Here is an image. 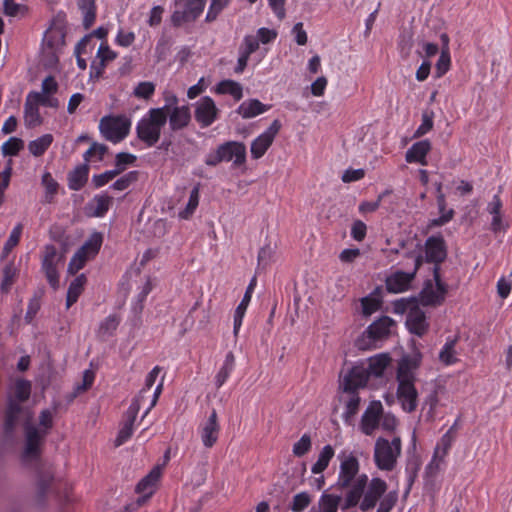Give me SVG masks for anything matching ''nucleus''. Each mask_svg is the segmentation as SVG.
Listing matches in <instances>:
<instances>
[{
    "label": "nucleus",
    "mask_w": 512,
    "mask_h": 512,
    "mask_svg": "<svg viewBox=\"0 0 512 512\" xmlns=\"http://www.w3.org/2000/svg\"><path fill=\"white\" fill-rule=\"evenodd\" d=\"M337 459L339 471L336 485L341 489H348L343 509L357 505L362 511L373 509L385 494L387 483L379 477H373L369 481L365 473H360V462L353 451L342 450Z\"/></svg>",
    "instance_id": "f257e3e1"
},
{
    "label": "nucleus",
    "mask_w": 512,
    "mask_h": 512,
    "mask_svg": "<svg viewBox=\"0 0 512 512\" xmlns=\"http://www.w3.org/2000/svg\"><path fill=\"white\" fill-rule=\"evenodd\" d=\"M422 363V354L415 351L404 355L396 368V399L401 408L408 413L414 412L418 407V391L415 386L417 370Z\"/></svg>",
    "instance_id": "f03ea898"
},
{
    "label": "nucleus",
    "mask_w": 512,
    "mask_h": 512,
    "mask_svg": "<svg viewBox=\"0 0 512 512\" xmlns=\"http://www.w3.org/2000/svg\"><path fill=\"white\" fill-rule=\"evenodd\" d=\"M56 410L44 409L39 415V426L31 423L33 416L27 420L20 417V423L24 424L25 446L23 451V460L25 462L36 460L41 453V446L46 436L53 427L54 415Z\"/></svg>",
    "instance_id": "7ed1b4c3"
},
{
    "label": "nucleus",
    "mask_w": 512,
    "mask_h": 512,
    "mask_svg": "<svg viewBox=\"0 0 512 512\" xmlns=\"http://www.w3.org/2000/svg\"><path fill=\"white\" fill-rule=\"evenodd\" d=\"M30 393L31 383L29 381L20 379L15 382L5 416L4 430L6 434H11L14 431L20 423V417L27 420L32 417V411L21 406V403L29 398Z\"/></svg>",
    "instance_id": "20e7f679"
},
{
    "label": "nucleus",
    "mask_w": 512,
    "mask_h": 512,
    "mask_svg": "<svg viewBox=\"0 0 512 512\" xmlns=\"http://www.w3.org/2000/svg\"><path fill=\"white\" fill-rule=\"evenodd\" d=\"M166 123L167 113L165 107L151 108L137 123V135L148 146H153L159 141L161 131Z\"/></svg>",
    "instance_id": "39448f33"
},
{
    "label": "nucleus",
    "mask_w": 512,
    "mask_h": 512,
    "mask_svg": "<svg viewBox=\"0 0 512 512\" xmlns=\"http://www.w3.org/2000/svg\"><path fill=\"white\" fill-rule=\"evenodd\" d=\"M402 452V440L394 436L391 440L379 437L374 445V463L379 470L392 471Z\"/></svg>",
    "instance_id": "423d86ee"
},
{
    "label": "nucleus",
    "mask_w": 512,
    "mask_h": 512,
    "mask_svg": "<svg viewBox=\"0 0 512 512\" xmlns=\"http://www.w3.org/2000/svg\"><path fill=\"white\" fill-rule=\"evenodd\" d=\"M233 161L236 166H240L246 161V147L241 142L229 141L217 147L206 155L205 163L208 166H216L220 162Z\"/></svg>",
    "instance_id": "0eeeda50"
},
{
    "label": "nucleus",
    "mask_w": 512,
    "mask_h": 512,
    "mask_svg": "<svg viewBox=\"0 0 512 512\" xmlns=\"http://www.w3.org/2000/svg\"><path fill=\"white\" fill-rule=\"evenodd\" d=\"M99 131L103 138L114 144L128 135V117L125 115H106L99 121Z\"/></svg>",
    "instance_id": "6e6552de"
},
{
    "label": "nucleus",
    "mask_w": 512,
    "mask_h": 512,
    "mask_svg": "<svg viewBox=\"0 0 512 512\" xmlns=\"http://www.w3.org/2000/svg\"><path fill=\"white\" fill-rule=\"evenodd\" d=\"M162 475L161 466H155L135 487V499L130 502V510L138 509L152 497L158 488Z\"/></svg>",
    "instance_id": "1a4fd4ad"
},
{
    "label": "nucleus",
    "mask_w": 512,
    "mask_h": 512,
    "mask_svg": "<svg viewBox=\"0 0 512 512\" xmlns=\"http://www.w3.org/2000/svg\"><path fill=\"white\" fill-rule=\"evenodd\" d=\"M366 366L371 380L385 384L392 368L393 359L387 352H382L368 357L362 361Z\"/></svg>",
    "instance_id": "9d476101"
},
{
    "label": "nucleus",
    "mask_w": 512,
    "mask_h": 512,
    "mask_svg": "<svg viewBox=\"0 0 512 512\" xmlns=\"http://www.w3.org/2000/svg\"><path fill=\"white\" fill-rule=\"evenodd\" d=\"M63 262L62 255L58 253L54 245H46L42 258V270L45 273L49 285L57 290L59 288L58 267Z\"/></svg>",
    "instance_id": "9b49d317"
},
{
    "label": "nucleus",
    "mask_w": 512,
    "mask_h": 512,
    "mask_svg": "<svg viewBox=\"0 0 512 512\" xmlns=\"http://www.w3.org/2000/svg\"><path fill=\"white\" fill-rule=\"evenodd\" d=\"M413 263L414 266L411 272L397 271L386 279V288L389 292L401 293L409 289L417 270L423 263V257L420 253L413 255Z\"/></svg>",
    "instance_id": "f8f14e48"
},
{
    "label": "nucleus",
    "mask_w": 512,
    "mask_h": 512,
    "mask_svg": "<svg viewBox=\"0 0 512 512\" xmlns=\"http://www.w3.org/2000/svg\"><path fill=\"white\" fill-rule=\"evenodd\" d=\"M219 117V109L209 96H203L194 103V118L201 128L211 126Z\"/></svg>",
    "instance_id": "ddd939ff"
},
{
    "label": "nucleus",
    "mask_w": 512,
    "mask_h": 512,
    "mask_svg": "<svg viewBox=\"0 0 512 512\" xmlns=\"http://www.w3.org/2000/svg\"><path fill=\"white\" fill-rule=\"evenodd\" d=\"M439 266L433 269L434 283L428 282L421 292V301L425 305L441 304L447 293V285L441 280Z\"/></svg>",
    "instance_id": "4468645a"
},
{
    "label": "nucleus",
    "mask_w": 512,
    "mask_h": 512,
    "mask_svg": "<svg viewBox=\"0 0 512 512\" xmlns=\"http://www.w3.org/2000/svg\"><path fill=\"white\" fill-rule=\"evenodd\" d=\"M282 124L278 119H275L270 126L255 138L250 147L251 156L253 159H260L274 142L276 136L281 130Z\"/></svg>",
    "instance_id": "2eb2a0df"
},
{
    "label": "nucleus",
    "mask_w": 512,
    "mask_h": 512,
    "mask_svg": "<svg viewBox=\"0 0 512 512\" xmlns=\"http://www.w3.org/2000/svg\"><path fill=\"white\" fill-rule=\"evenodd\" d=\"M371 380L366 366L362 361L356 363L344 376L342 387L344 392H357L368 386Z\"/></svg>",
    "instance_id": "dca6fc26"
},
{
    "label": "nucleus",
    "mask_w": 512,
    "mask_h": 512,
    "mask_svg": "<svg viewBox=\"0 0 512 512\" xmlns=\"http://www.w3.org/2000/svg\"><path fill=\"white\" fill-rule=\"evenodd\" d=\"M487 213L491 216L490 230L494 233H505L510 227L503 211V202L498 194L487 203Z\"/></svg>",
    "instance_id": "f3484780"
},
{
    "label": "nucleus",
    "mask_w": 512,
    "mask_h": 512,
    "mask_svg": "<svg viewBox=\"0 0 512 512\" xmlns=\"http://www.w3.org/2000/svg\"><path fill=\"white\" fill-rule=\"evenodd\" d=\"M453 441L454 437L450 431H447L444 435H442L434 449L432 459L426 467L430 473H436L441 469L445 462V458L448 455L450 448L452 447Z\"/></svg>",
    "instance_id": "a211bd4d"
},
{
    "label": "nucleus",
    "mask_w": 512,
    "mask_h": 512,
    "mask_svg": "<svg viewBox=\"0 0 512 512\" xmlns=\"http://www.w3.org/2000/svg\"><path fill=\"white\" fill-rule=\"evenodd\" d=\"M162 389L163 380H161L160 383H158L152 394H149V391H147L146 389H141L139 394L135 397L134 403L132 407H130V411L133 410V412L137 413L138 411L143 409L141 419L146 417L149 411L156 405L157 400L162 392Z\"/></svg>",
    "instance_id": "6ab92c4d"
},
{
    "label": "nucleus",
    "mask_w": 512,
    "mask_h": 512,
    "mask_svg": "<svg viewBox=\"0 0 512 512\" xmlns=\"http://www.w3.org/2000/svg\"><path fill=\"white\" fill-rule=\"evenodd\" d=\"M424 250L425 261L435 263V266H438L447 256L446 244L444 238L440 235L428 237L425 241Z\"/></svg>",
    "instance_id": "aec40b11"
},
{
    "label": "nucleus",
    "mask_w": 512,
    "mask_h": 512,
    "mask_svg": "<svg viewBox=\"0 0 512 512\" xmlns=\"http://www.w3.org/2000/svg\"><path fill=\"white\" fill-rule=\"evenodd\" d=\"M383 406L380 401H372L366 408L361 418V430L365 435H372L379 426Z\"/></svg>",
    "instance_id": "412c9836"
},
{
    "label": "nucleus",
    "mask_w": 512,
    "mask_h": 512,
    "mask_svg": "<svg viewBox=\"0 0 512 512\" xmlns=\"http://www.w3.org/2000/svg\"><path fill=\"white\" fill-rule=\"evenodd\" d=\"M220 432L218 415L215 410L211 412L209 417L200 425L199 433L203 445L211 448L217 442Z\"/></svg>",
    "instance_id": "4be33fe9"
},
{
    "label": "nucleus",
    "mask_w": 512,
    "mask_h": 512,
    "mask_svg": "<svg viewBox=\"0 0 512 512\" xmlns=\"http://www.w3.org/2000/svg\"><path fill=\"white\" fill-rule=\"evenodd\" d=\"M206 0H186L183 11L176 10L172 15V21L175 25H181L184 22L194 21L204 10Z\"/></svg>",
    "instance_id": "5701e85b"
},
{
    "label": "nucleus",
    "mask_w": 512,
    "mask_h": 512,
    "mask_svg": "<svg viewBox=\"0 0 512 512\" xmlns=\"http://www.w3.org/2000/svg\"><path fill=\"white\" fill-rule=\"evenodd\" d=\"M406 327L408 330L419 337L423 336L429 328L425 313L418 306L413 305L409 308L406 318Z\"/></svg>",
    "instance_id": "b1692460"
},
{
    "label": "nucleus",
    "mask_w": 512,
    "mask_h": 512,
    "mask_svg": "<svg viewBox=\"0 0 512 512\" xmlns=\"http://www.w3.org/2000/svg\"><path fill=\"white\" fill-rule=\"evenodd\" d=\"M167 113V121L172 131L183 130L191 122V111L188 105L174 106Z\"/></svg>",
    "instance_id": "393cba45"
},
{
    "label": "nucleus",
    "mask_w": 512,
    "mask_h": 512,
    "mask_svg": "<svg viewBox=\"0 0 512 512\" xmlns=\"http://www.w3.org/2000/svg\"><path fill=\"white\" fill-rule=\"evenodd\" d=\"M112 198L107 194H97L95 195L86 205H85V214L88 217L101 218L104 217L108 212L111 205Z\"/></svg>",
    "instance_id": "a878e982"
},
{
    "label": "nucleus",
    "mask_w": 512,
    "mask_h": 512,
    "mask_svg": "<svg viewBox=\"0 0 512 512\" xmlns=\"http://www.w3.org/2000/svg\"><path fill=\"white\" fill-rule=\"evenodd\" d=\"M394 327L395 321L388 316H383L368 326L366 334L372 340H380L387 337Z\"/></svg>",
    "instance_id": "bb28decb"
},
{
    "label": "nucleus",
    "mask_w": 512,
    "mask_h": 512,
    "mask_svg": "<svg viewBox=\"0 0 512 512\" xmlns=\"http://www.w3.org/2000/svg\"><path fill=\"white\" fill-rule=\"evenodd\" d=\"M431 150V143L429 140H421L414 143L405 154V160L408 163H419L427 165L426 157Z\"/></svg>",
    "instance_id": "cd10ccee"
},
{
    "label": "nucleus",
    "mask_w": 512,
    "mask_h": 512,
    "mask_svg": "<svg viewBox=\"0 0 512 512\" xmlns=\"http://www.w3.org/2000/svg\"><path fill=\"white\" fill-rule=\"evenodd\" d=\"M128 164V152H121L116 156V169L94 175L92 181L95 187L99 188L111 181L116 175L125 169Z\"/></svg>",
    "instance_id": "c85d7f7f"
},
{
    "label": "nucleus",
    "mask_w": 512,
    "mask_h": 512,
    "mask_svg": "<svg viewBox=\"0 0 512 512\" xmlns=\"http://www.w3.org/2000/svg\"><path fill=\"white\" fill-rule=\"evenodd\" d=\"M51 493L58 497V492L54 483V476L52 472H41L37 479V498L39 503L44 501L46 493Z\"/></svg>",
    "instance_id": "c756f323"
},
{
    "label": "nucleus",
    "mask_w": 512,
    "mask_h": 512,
    "mask_svg": "<svg viewBox=\"0 0 512 512\" xmlns=\"http://www.w3.org/2000/svg\"><path fill=\"white\" fill-rule=\"evenodd\" d=\"M24 122L29 128L40 126L43 122V118L39 111V105L29 94L27 95L24 104Z\"/></svg>",
    "instance_id": "7c9ffc66"
},
{
    "label": "nucleus",
    "mask_w": 512,
    "mask_h": 512,
    "mask_svg": "<svg viewBox=\"0 0 512 512\" xmlns=\"http://www.w3.org/2000/svg\"><path fill=\"white\" fill-rule=\"evenodd\" d=\"M269 109V106L263 104L257 99H249L242 102L237 108V112L244 119H249L263 114Z\"/></svg>",
    "instance_id": "2f4dec72"
},
{
    "label": "nucleus",
    "mask_w": 512,
    "mask_h": 512,
    "mask_svg": "<svg viewBox=\"0 0 512 512\" xmlns=\"http://www.w3.org/2000/svg\"><path fill=\"white\" fill-rule=\"evenodd\" d=\"M87 282L85 274L78 275L73 279L68 287L66 296V308L69 309L74 303L77 302L79 296L84 290V286Z\"/></svg>",
    "instance_id": "473e14b6"
},
{
    "label": "nucleus",
    "mask_w": 512,
    "mask_h": 512,
    "mask_svg": "<svg viewBox=\"0 0 512 512\" xmlns=\"http://www.w3.org/2000/svg\"><path fill=\"white\" fill-rule=\"evenodd\" d=\"M88 167L79 165L68 174V187L71 190L79 191L85 185L88 179Z\"/></svg>",
    "instance_id": "72a5a7b5"
},
{
    "label": "nucleus",
    "mask_w": 512,
    "mask_h": 512,
    "mask_svg": "<svg viewBox=\"0 0 512 512\" xmlns=\"http://www.w3.org/2000/svg\"><path fill=\"white\" fill-rule=\"evenodd\" d=\"M381 304V291L379 288H377L369 295L361 299L362 313L365 316H370L380 309Z\"/></svg>",
    "instance_id": "f704fd0d"
},
{
    "label": "nucleus",
    "mask_w": 512,
    "mask_h": 512,
    "mask_svg": "<svg viewBox=\"0 0 512 512\" xmlns=\"http://www.w3.org/2000/svg\"><path fill=\"white\" fill-rule=\"evenodd\" d=\"M339 501V496L323 493L309 512H337Z\"/></svg>",
    "instance_id": "c9c22d12"
},
{
    "label": "nucleus",
    "mask_w": 512,
    "mask_h": 512,
    "mask_svg": "<svg viewBox=\"0 0 512 512\" xmlns=\"http://www.w3.org/2000/svg\"><path fill=\"white\" fill-rule=\"evenodd\" d=\"M214 92L220 95L228 94L236 101H239L243 97L242 86L233 80H223L219 82L214 88Z\"/></svg>",
    "instance_id": "e433bc0d"
},
{
    "label": "nucleus",
    "mask_w": 512,
    "mask_h": 512,
    "mask_svg": "<svg viewBox=\"0 0 512 512\" xmlns=\"http://www.w3.org/2000/svg\"><path fill=\"white\" fill-rule=\"evenodd\" d=\"M335 455L334 448L331 445H325L318 454L316 462L311 467L313 474H321L329 465Z\"/></svg>",
    "instance_id": "4c0bfd02"
},
{
    "label": "nucleus",
    "mask_w": 512,
    "mask_h": 512,
    "mask_svg": "<svg viewBox=\"0 0 512 512\" xmlns=\"http://www.w3.org/2000/svg\"><path fill=\"white\" fill-rule=\"evenodd\" d=\"M234 366L235 356L232 352H228L220 370L215 377V383L217 387H221L227 381V379L230 377V374L234 370Z\"/></svg>",
    "instance_id": "58836bf2"
},
{
    "label": "nucleus",
    "mask_w": 512,
    "mask_h": 512,
    "mask_svg": "<svg viewBox=\"0 0 512 512\" xmlns=\"http://www.w3.org/2000/svg\"><path fill=\"white\" fill-rule=\"evenodd\" d=\"M52 142L53 136L51 134H44L35 140L30 141L28 144V150L33 156L39 157L45 153Z\"/></svg>",
    "instance_id": "ea45409f"
},
{
    "label": "nucleus",
    "mask_w": 512,
    "mask_h": 512,
    "mask_svg": "<svg viewBox=\"0 0 512 512\" xmlns=\"http://www.w3.org/2000/svg\"><path fill=\"white\" fill-rule=\"evenodd\" d=\"M103 235L100 232L92 233L84 244L79 248L88 257H94L101 248Z\"/></svg>",
    "instance_id": "a19ab883"
},
{
    "label": "nucleus",
    "mask_w": 512,
    "mask_h": 512,
    "mask_svg": "<svg viewBox=\"0 0 512 512\" xmlns=\"http://www.w3.org/2000/svg\"><path fill=\"white\" fill-rule=\"evenodd\" d=\"M79 8L83 15V25L88 29L96 18L95 0H79Z\"/></svg>",
    "instance_id": "79ce46f5"
},
{
    "label": "nucleus",
    "mask_w": 512,
    "mask_h": 512,
    "mask_svg": "<svg viewBox=\"0 0 512 512\" xmlns=\"http://www.w3.org/2000/svg\"><path fill=\"white\" fill-rule=\"evenodd\" d=\"M437 205L440 212V216L437 219L431 221L430 226H442L452 220L454 211L452 209H446V198L445 195L437 196Z\"/></svg>",
    "instance_id": "37998d69"
},
{
    "label": "nucleus",
    "mask_w": 512,
    "mask_h": 512,
    "mask_svg": "<svg viewBox=\"0 0 512 512\" xmlns=\"http://www.w3.org/2000/svg\"><path fill=\"white\" fill-rule=\"evenodd\" d=\"M457 339H447L443 347L441 348L439 352V360L445 364V365H452L456 363L457 357H456V345Z\"/></svg>",
    "instance_id": "c03bdc74"
},
{
    "label": "nucleus",
    "mask_w": 512,
    "mask_h": 512,
    "mask_svg": "<svg viewBox=\"0 0 512 512\" xmlns=\"http://www.w3.org/2000/svg\"><path fill=\"white\" fill-rule=\"evenodd\" d=\"M107 146L102 143L93 142L90 148L84 153L83 158L87 162H100L107 153Z\"/></svg>",
    "instance_id": "a18cd8bd"
},
{
    "label": "nucleus",
    "mask_w": 512,
    "mask_h": 512,
    "mask_svg": "<svg viewBox=\"0 0 512 512\" xmlns=\"http://www.w3.org/2000/svg\"><path fill=\"white\" fill-rule=\"evenodd\" d=\"M156 85L151 81L139 82L133 89V95L145 101H149L155 93Z\"/></svg>",
    "instance_id": "49530a36"
},
{
    "label": "nucleus",
    "mask_w": 512,
    "mask_h": 512,
    "mask_svg": "<svg viewBox=\"0 0 512 512\" xmlns=\"http://www.w3.org/2000/svg\"><path fill=\"white\" fill-rule=\"evenodd\" d=\"M119 325V319L115 315H109L99 325L98 335L102 339L110 337Z\"/></svg>",
    "instance_id": "de8ad7c7"
},
{
    "label": "nucleus",
    "mask_w": 512,
    "mask_h": 512,
    "mask_svg": "<svg viewBox=\"0 0 512 512\" xmlns=\"http://www.w3.org/2000/svg\"><path fill=\"white\" fill-rule=\"evenodd\" d=\"M199 204V188L194 187L190 192L188 203L186 207L178 213L180 219H189L195 212Z\"/></svg>",
    "instance_id": "09e8293b"
},
{
    "label": "nucleus",
    "mask_w": 512,
    "mask_h": 512,
    "mask_svg": "<svg viewBox=\"0 0 512 512\" xmlns=\"http://www.w3.org/2000/svg\"><path fill=\"white\" fill-rule=\"evenodd\" d=\"M346 393L348 394V399L345 404L344 418L346 421H349L357 414L361 399L357 392Z\"/></svg>",
    "instance_id": "8fccbe9b"
},
{
    "label": "nucleus",
    "mask_w": 512,
    "mask_h": 512,
    "mask_svg": "<svg viewBox=\"0 0 512 512\" xmlns=\"http://www.w3.org/2000/svg\"><path fill=\"white\" fill-rule=\"evenodd\" d=\"M22 234V224H17L11 231L7 241L4 244L2 251V258L7 257L8 254L12 251V249L17 246L20 241V237Z\"/></svg>",
    "instance_id": "3c124183"
},
{
    "label": "nucleus",
    "mask_w": 512,
    "mask_h": 512,
    "mask_svg": "<svg viewBox=\"0 0 512 512\" xmlns=\"http://www.w3.org/2000/svg\"><path fill=\"white\" fill-rule=\"evenodd\" d=\"M312 502V497L307 492H300L294 495L290 508L294 512H301L305 510Z\"/></svg>",
    "instance_id": "603ef678"
},
{
    "label": "nucleus",
    "mask_w": 512,
    "mask_h": 512,
    "mask_svg": "<svg viewBox=\"0 0 512 512\" xmlns=\"http://www.w3.org/2000/svg\"><path fill=\"white\" fill-rule=\"evenodd\" d=\"M29 95L35 100V102L40 106L50 107V108H58L59 100L52 96L51 94H43L40 92L32 91Z\"/></svg>",
    "instance_id": "864d4df0"
},
{
    "label": "nucleus",
    "mask_w": 512,
    "mask_h": 512,
    "mask_svg": "<svg viewBox=\"0 0 512 512\" xmlns=\"http://www.w3.org/2000/svg\"><path fill=\"white\" fill-rule=\"evenodd\" d=\"M3 9L5 15L9 17H21L25 15L27 11L25 5L16 3L14 0H4Z\"/></svg>",
    "instance_id": "5fc2aeb1"
},
{
    "label": "nucleus",
    "mask_w": 512,
    "mask_h": 512,
    "mask_svg": "<svg viewBox=\"0 0 512 512\" xmlns=\"http://www.w3.org/2000/svg\"><path fill=\"white\" fill-rule=\"evenodd\" d=\"M89 258L90 257L78 249L68 264V273L76 274L80 269L84 267L86 261Z\"/></svg>",
    "instance_id": "6e6d98bb"
},
{
    "label": "nucleus",
    "mask_w": 512,
    "mask_h": 512,
    "mask_svg": "<svg viewBox=\"0 0 512 512\" xmlns=\"http://www.w3.org/2000/svg\"><path fill=\"white\" fill-rule=\"evenodd\" d=\"M451 65L450 52L446 49L441 50L440 57L436 63V77L440 78L448 72Z\"/></svg>",
    "instance_id": "4d7b16f0"
},
{
    "label": "nucleus",
    "mask_w": 512,
    "mask_h": 512,
    "mask_svg": "<svg viewBox=\"0 0 512 512\" xmlns=\"http://www.w3.org/2000/svg\"><path fill=\"white\" fill-rule=\"evenodd\" d=\"M434 113L431 111H425L422 114V121L417 130L415 131L416 137H421L427 134L432 128L434 124Z\"/></svg>",
    "instance_id": "13d9d810"
},
{
    "label": "nucleus",
    "mask_w": 512,
    "mask_h": 512,
    "mask_svg": "<svg viewBox=\"0 0 512 512\" xmlns=\"http://www.w3.org/2000/svg\"><path fill=\"white\" fill-rule=\"evenodd\" d=\"M312 442L308 434H304L294 445L293 454L297 457L304 456L311 449Z\"/></svg>",
    "instance_id": "bf43d9fd"
},
{
    "label": "nucleus",
    "mask_w": 512,
    "mask_h": 512,
    "mask_svg": "<svg viewBox=\"0 0 512 512\" xmlns=\"http://www.w3.org/2000/svg\"><path fill=\"white\" fill-rule=\"evenodd\" d=\"M229 2L230 0H211V4L206 14V21H214Z\"/></svg>",
    "instance_id": "052dcab7"
},
{
    "label": "nucleus",
    "mask_w": 512,
    "mask_h": 512,
    "mask_svg": "<svg viewBox=\"0 0 512 512\" xmlns=\"http://www.w3.org/2000/svg\"><path fill=\"white\" fill-rule=\"evenodd\" d=\"M23 147V141L16 137H11L8 141L3 143L2 152L4 155L14 156Z\"/></svg>",
    "instance_id": "680f3d73"
},
{
    "label": "nucleus",
    "mask_w": 512,
    "mask_h": 512,
    "mask_svg": "<svg viewBox=\"0 0 512 512\" xmlns=\"http://www.w3.org/2000/svg\"><path fill=\"white\" fill-rule=\"evenodd\" d=\"M259 48V40L254 35H247L243 39V43L239 51L243 54L250 56Z\"/></svg>",
    "instance_id": "e2e57ef3"
},
{
    "label": "nucleus",
    "mask_w": 512,
    "mask_h": 512,
    "mask_svg": "<svg viewBox=\"0 0 512 512\" xmlns=\"http://www.w3.org/2000/svg\"><path fill=\"white\" fill-rule=\"evenodd\" d=\"M255 286H256V278L253 277L245 291V294H244L241 302L239 303V305L236 307L235 310L246 313V310L250 304Z\"/></svg>",
    "instance_id": "0e129e2a"
},
{
    "label": "nucleus",
    "mask_w": 512,
    "mask_h": 512,
    "mask_svg": "<svg viewBox=\"0 0 512 512\" xmlns=\"http://www.w3.org/2000/svg\"><path fill=\"white\" fill-rule=\"evenodd\" d=\"M16 268L13 264H7L3 270V280L1 283V289L4 292H7L9 287L11 286L14 277L16 276Z\"/></svg>",
    "instance_id": "69168bd1"
},
{
    "label": "nucleus",
    "mask_w": 512,
    "mask_h": 512,
    "mask_svg": "<svg viewBox=\"0 0 512 512\" xmlns=\"http://www.w3.org/2000/svg\"><path fill=\"white\" fill-rule=\"evenodd\" d=\"M11 174L12 168L10 165H7L4 170L0 172V206L4 202V193L9 186Z\"/></svg>",
    "instance_id": "338daca9"
},
{
    "label": "nucleus",
    "mask_w": 512,
    "mask_h": 512,
    "mask_svg": "<svg viewBox=\"0 0 512 512\" xmlns=\"http://www.w3.org/2000/svg\"><path fill=\"white\" fill-rule=\"evenodd\" d=\"M94 372L87 369L83 372V378H82V382L77 384L75 386V395L79 394L80 392L82 391H85L87 390L89 387H91V385L93 384L94 382Z\"/></svg>",
    "instance_id": "774afa93"
}]
</instances>
